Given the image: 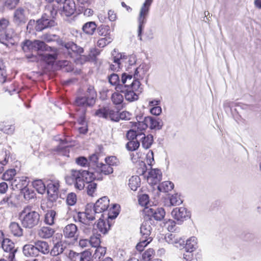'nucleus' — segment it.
Segmentation results:
<instances>
[{
  "mask_svg": "<svg viewBox=\"0 0 261 261\" xmlns=\"http://www.w3.org/2000/svg\"><path fill=\"white\" fill-rule=\"evenodd\" d=\"M100 213L97 211L93 204H87L84 212H78L73 216L75 222L81 223L80 229L85 233H89L93 225L92 221L99 218Z\"/></svg>",
  "mask_w": 261,
  "mask_h": 261,
  "instance_id": "obj_1",
  "label": "nucleus"
},
{
  "mask_svg": "<svg viewBox=\"0 0 261 261\" xmlns=\"http://www.w3.org/2000/svg\"><path fill=\"white\" fill-rule=\"evenodd\" d=\"M22 48L25 52L28 51L32 52L38 51L51 52V54H45L43 55L44 60L48 63L54 62L57 59V49L55 47L48 46L42 41L38 40H35L34 41L26 40L23 42Z\"/></svg>",
  "mask_w": 261,
  "mask_h": 261,
  "instance_id": "obj_2",
  "label": "nucleus"
},
{
  "mask_svg": "<svg viewBox=\"0 0 261 261\" xmlns=\"http://www.w3.org/2000/svg\"><path fill=\"white\" fill-rule=\"evenodd\" d=\"M89 178L90 180L96 179L95 173L87 170L72 169L70 175L65 177L67 183L70 185L73 184L75 188L79 190L84 189Z\"/></svg>",
  "mask_w": 261,
  "mask_h": 261,
  "instance_id": "obj_3",
  "label": "nucleus"
},
{
  "mask_svg": "<svg viewBox=\"0 0 261 261\" xmlns=\"http://www.w3.org/2000/svg\"><path fill=\"white\" fill-rule=\"evenodd\" d=\"M19 219L23 227L32 228L39 224L40 216L31 206H27L19 213Z\"/></svg>",
  "mask_w": 261,
  "mask_h": 261,
  "instance_id": "obj_4",
  "label": "nucleus"
},
{
  "mask_svg": "<svg viewBox=\"0 0 261 261\" xmlns=\"http://www.w3.org/2000/svg\"><path fill=\"white\" fill-rule=\"evenodd\" d=\"M10 22L5 18L0 19V43L8 48L14 45V37L16 33L12 28H8Z\"/></svg>",
  "mask_w": 261,
  "mask_h": 261,
  "instance_id": "obj_5",
  "label": "nucleus"
},
{
  "mask_svg": "<svg viewBox=\"0 0 261 261\" xmlns=\"http://www.w3.org/2000/svg\"><path fill=\"white\" fill-rule=\"evenodd\" d=\"M96 95L94 87L90 86L84 96H80L76 98L75 105L84 108L92 106L95 103Z\"/></svg>",
  "mask_w": 261,
  "mask_h": 261,
  "instance_id": "obj_6",
  "label": "nucleus"
},
{
  "mask_svg": "<svg viewBox=\"0 0 261 261\" xmlns=\"http://www.w3.org/2000/svg\"><path fill=\"white\" fill-rule=\"evenodd\" d=\"M141 84L139 81L133 77L132 75L124 73L121 75L120 84L115 87L117 91H122L127 89L138 90Z\"/></svg>",
  "mask_w": 261,
  "mask_h": 261,
  "instance_id": "obj_7",
  "label": "nucleus"
},
{
  "mask_svg": "<svg viewBox=\"0 0 261 261\" xmlns=\"http://www.w3.org/2000/svg\"><path fill=\"white\" fill-rule=\"evenodd\" d=\"M0 245L5 252L4 256L10 261H13L17 249L14 243L9 239H4L3 233L0 231Z\"/></svg>",
  "mask_w": 261,
  "mask_h": 261,
  "instance_id": "obj_8",
  "label": "nucleus"
},
{
  "mask_svg": "<svg viewBox=\"0 0 261 261\" xmlns=\"http://www.w3.org/2000/svg\"><path fill=\"white\" fill-rule=\"evenodd\" d=\"M152 2V0H145V2L142 6L139 16L138 17V36L139 37L140 40L141 38L142 31L144 28V24L146 22V17L148 14L150 6Z\"/></svg>",
  "mask_w": 261,
  "mask_h": 261,
  "instance_id": "obj_9",
  "label": "nucleus"
},
{
  "mask_svg": "<svg viewBox=\"0 0 261 261\" xmlns=\"http://www.w3.org/2000/svg\"><path fill=\"white\" fill-rule=\"evenodd\" d=\"M62 45L64 47L63 50L64 53L70 58H75L84 52V49L73 42H65Z\"/></svg>",
  "mask_w": 261,
  "mask_h": 261,
  "instance_id": "obj_10",
  "label": "nucleus"
},
{
  "mask_svg": "<svg viewBox=\"0 0 261 261\" xmlns=\"http://www.w3.org/2000/svg\"><path fill=\"white\" fill-rule=\"evenodd\" d=\"M45 12L42 18H44L43 22L46 28L53 27L55 25V22L53 19L57 13V9L52 5H48L45 7Z\"/></svg>",
  "mask_w": 261,
  "mask_h": 261,
  "instance_id": "obj_11",
  "label": "nucleus"
},
{
  "mask_svg": "<svg viewBox=\"0 0 261 261\" xmlns=\"http://www.w3.org/2000/svg\"><path fill=\"white\" fill-rule=\"evenodd\" d=\"M95 115L113 121H119L118 112L110 109L109 107H102L98 109L95 113Z\"/></svg>",
  "mask_w": 261,
  "mask_h": 261,
  "instance_id": "obj_12",
  "label": "nucleus"
},
{
  "mask_svg": "<svg viewBox=\"0 0 261 261\" xmlns=\"http://www.w3.org/2000/svg\"><path fill=\"white\" fill-rule=\"evenodd\" d=\"M172 217L177 222L178 224H181L182 222L190 217V213L184 207H176L171 212Z\"/></svg>",
  "mask_w": 261,
  "mask_h": 261,
  "instance_id": "obj_13",
  "label": "nucleus"
},
{
  "mask_svg": "<svg viewBox=\"0 0 261 261\" xmlns=\"http://www.w3.org/2000/svg\"><path fill=\"white\" fill-rule=\"evenodd\" d=\"M59 181L58 180H50L47 185L46 190L50 200L55 201L58 197Z\"/></svg>",
  "mask_w": 261,
  "mask_h": 261,
  "instance_id": "obj_14",
  "label": "nucleus"
},
{
  "mask_svg": "<svg viewBox=\"0 0 261 261\" xmlns=\"http://www.w3.org/2000/svg\"><path fill=\"white\" fill-rule=\"evenodd\" d=\"M63 234L66 238L76 240L79 236L76 225L72 223L67 225L63 229Z\"/></svg>",
  "mask_w": 261,
  "mask_h": 261,
  "instance_id": "obj_15",
  "label": "nucleus"
},
{
  "mask_svg": "<svg viewBox=\"0 0 261 261\" xmlns=\"http://www.w3.org/2000/svg\"><path fill=\"white\" fill-rule=\"evenodd\" d=\"M152 220L151 218H149L143 221L140 227V233L141 234V237L143 239H149L152 238L150 237L151 231L152 230Z\"/></svg>",
  "mask_w": 261,
  "mask_h": 261,
  "instance_id": "obj_16",
  "label": "nucleus"
},
{
  "mask_svg": "<svg viewBox=\"0 0 261 261\" xmlns=\"http://www.w3.org/2000/svg\"><path fill=\"white\" fill-rule=\"evenodd\" d=\"M119 92L124 93L125 98L126 100L132 102L137 100L138 99V95L142 92V88L139 87L138 90L127 89Z\"/></svg>",
  "mask_w": 261,
  "mask_h": 261,
  "instance_id": "obj_17",
  "label": "nucleus"
},
{
  "mask_svg": "<svg viewBox=\"0 0 261 261\" xmlns=\"http://www.w3.org/2000/svg\"><path fill=\"white\" fill-rule=\"evenodd\" d=\"M162 176V172L159 169H151L148 173L147 181L150 185H156L161 181Z\"/></svg>",
  "mask_w": 261,
  "mask_h": 261,
  "instance_id": "obj_18",
  "label": "nucleus"
},
{
  "mask_svg": "<svg viewBox=\"0 0 261 261\" xmlns=\"http://www.w3.org/2000/svg\"><path fill=\"white\" fill-rule=\"evenodd\" d=\"M146 213L149 216L152 217L157 221L162 220L165 217V212L163 208H150L146 207Z\"/></svg>",
  "mask_w": 261,
  "mask_h": 261,
  "instance_id": "obj_19",
  "label": "nucleus"
},
{
  "mask_svg": "<svg viewBox=\"0 0 261 261\" xmlns=\"http://www.w3.org/2000/svg\"><path fill=\"white\" fill-rule=\"evenodd\" d=\"M16 174V170L14 169H11L6 171L3 175V179L5 180H12V185L15 186L17 188H20L21 187L18 183V181H24L20 178H16L13 179V177Z\"/></svg>",
  "mask_w": 261,
  "mask_h": 261,
  "instance_id": "obj_20",
  "label": "nucleus"
},
{
  "mask_svg": "<svg viewBox=\"0 0 261 261\" xmlns=\"http://www.w3.org/2000/svg\"><path fill=\"white\" fill-rule=\"evenodd\" d=\"M27 17L25 10L21 7L18 8L13 14V21L16 24H21L25 23Z\"/></svg>",
  "mask_w": 261,
  "mask_h": 261,
  "instance_id": "obj_21",
  "label": "nucleus"
},
{
  "mask_svg": "<svg viewBox=\"0 0 261 261\" xmlns=\"http://www.w3.org/2000/svg\"><path fill=\"white\" fill-rule=\"evenodd\" d=\"M93 205L100 214H105L109 207V200L108 197L104 196L97 200Z\"/></svg>",
  "mask_w": 261,
  "mask_h": 261,
  "instance_id": "obj_22",
  "label": "nucleus"
},
{
  "mask_svg": "<svg viewBox=\"0 0 261 261\" xmlns=\"http://www.w3.org/2000/svg\"><path fill=\"white\" fill-rule=\"evenodd\" d=\"M63 14L66 16L72 15L76 9L75 4L73 0H67L64 3L63 7Z\"/></svg>",
  "mask_w": 261,
  "mask_h": 261,
  "instance_id": "obj_23",
  "label": "nucleus"
},
{
  "mask_svg": "<svg viewBox=\"0 0 261 261\" xmlns=\"http://www.w3.org/2000/svg\"><path fill=\"white\" fill-rule=\"evenodd\" d=\"M11 234L16 237H20L23 235V229L17 222H11L9 226Z\"/></svg>",
  "mask_w": 261,
  "mask_h": 261,
  "instance_id": "obj_24",
  "label": "nucleus"
},
{
  "mask_svg": "<svg viewBox=\"0 0 261 261\" xmlns=\"http://www.w3.org/2000/svg\"><path fill=\"white\" fill-rule=\"evenodd\" d=\"M197 248V239L195 237H192L186 241L185 248L187 252H193Z\"/></svg>",
  "mask_w": 261,
  "mask_h": 261,
  "instance_id": "obj_25",
  "label": "nucleus"
},
{
  "mask_svg": "<svg viewBox=\"0 0 261 261\" xmlns=\"http://www.w3.org/2000/svg\"><path fill=\"white\" fill-rule=\"evenodd\" d=\"M23 252L25 256H37L39 254L36 245L26 244L23 247Z\"/></svg>",
  "mask_w": 261,
  "mask_h": 261,
  "instance_id": "obj_26",
  "label": "nucleus"
},
{
  "mask_svg": "<svg viewBox=\"0 0 261 261\" xmlns=\"http://www.w3.org/2000/svg\"><path fill=\"white\" fill-rule=\"evenodd\" d=\"M38 253L41 252L43 254H47L49 252V247L47 242L44 241H37L35 242Z\"/></svg>",
  "mask_w": 261,
  "mask_h": 261,
  "instance_id": "obj_27",
  "label": "nucleus"
},
{
  "mask_svg": "<svg viewBox=\"0 0 261 261\" xmlns=\"http://www.w3.org/2000/svg\"><path fill=\"white\" fill-rule=\"evenodd\" d=\"M54 229L49 227L43 226L38 230V235L42 239H48L54 233Z\"/></svg>",
  "mask_w": 261,
  "mask_h": 261,
  "instance_id": "obj_28",
  "label": "nucleus"
},
{
  "mask_svg": "<svg viewBox=\"0 0 261 261\" xmlns=\"http://www.w3.org/2000/svg\"><path fill=\"white\" fill-rule=\"evenodd\" d=\"M148 70V67L146 64L144 63L140 64V66L136 69L134 78H136L138 81L139 79H143Z\"/></svg>",
  "mask_w": 261,
  "mask_h": 261,
  "instance_id": "obj_29",
  "label": "nucleus"
},
{
  "mask_svg": "<svg viewBox=\"0 0 261 261\" xmlns=\"http://www.w3.org/2000/svg\"><path fill=\"white\" fill-rule=\"evenodd\" d=\"M97 28V25L94 21H89L85 23L83 27L82 30L83 32L90 35H92L94 34Z\"/></svg>",
  "mask_w": 261,
  "mask_h": 261,
  "instance_id": "obj_30",
  "label": "nucleus"
},
{
  "mask_svg": "<svg viewBox=\"0 0 261 261\" xmlns=\"http://www.w3.org/2000/svg\"><path fill=\"white\" fill-rule=\"evenodd\" d=\"M97 171L107 175L113 172V168L107 163H100L97 165Z\"/></svg>",
  "mask_w": 261,
  "mask_h": 261,
  "instance_id": "obj_31",
  "label": "nucleus"
},
{
  "mask_svg": "<svg viewBox=\"0 0 261 261\" xmlns=\"http://www.w3.org/2000/svg\"><path fill=\"white\" fill-rule=\"evenodd\" d=\"M106 251V247L99 246L96 248L92 256V260L94 261H99L102 257L105 256Z\"/></svg>",
  "mask_w": 261,
  "mask_h": 261,
  "instance_id": "obj_32",
  "label": "nucleus"
},
{
  "mask_svg": "<svg viewBox=\"0 0 261 261\" xmlns=\"http://www.w3.org/2000/svg\"><path fill=\"white\" fill-rule=\"evenodd\" d=\"M21 193L23 195L24 198L27 200H30L35 197L36 193L32 188L25 186L21 189Z\"/></svg>",
  "mask_w": 261,
  "mask_h": 261,
  "instance_id": "obj_33",
  "label": "nucleus"
},
{
  "mask_svg": "<svg viewBox=\"0 0 261 261\" xmlns=\"http://www.w3.org/2000/svg\"><path fill=\"white\" fill-rule=\"evenodd\" d=\"M145 121L147 123L148 125L151 129H160L162 127L161 123L158 121V120L155 118L152 117H147L145 118Z\"/></svg>",
  "mask_w": 261,
  "mask_h": 261,
  "instance_id": "obj_34",
  "label": "nucleus"
},
{
  "mask_svg": "<svg viewBox=\"0 0 261 261\" xmlns=\"http://www.w3.org/2000/svg\"><path fill=\"white\" fill-rule=\"evenodd\" d=\"M174 188V184L170 181H165L162 182L158 186V189L160 192H168Z\"/></svg>",
  "mask_w": 261,
  "mask_h": 261,
  "instance_id": "obj_35",
  "label": "nucleus"
},
{
  "mask_svg": "<svg viewBox=\"0 0 261 261\" xmlns=\"http://www.w3.org/2000/svg\"><path fill=\"white\" fill-rule=\"evenodd\" d=\"M33 186L40 194H43L46 191V186L41 179L34 180L33 182Z\"/></svg>",
  "mask_w": 261,
  "mask_h": 261,
  "instance_id": "obj_36",
  "label": "nucleus"
},
{
  "mask_svg": "<svg viewBox=\"0 0 261 261\" xmlns=\"http://www.w3.org/2000/svg\"><path fill=\"white\" fill-rule=\"evenodd\" d=\"M140 179L138 176H132L128 180V186L133 191H136L139 187Z\"/></svg>",
  "mask_w": 261,
  "mask_h": 261,
  "instance_id": "obj_37",
  "label": "nucleus"
},
{
  "mask_svg": "<svg viewBox=\"0 0 261 261\" xmlns=\"http://www.w3.org/2000/svg\"><path fill=\"white\" fill-rule=\"evenodd\" d=\"M19 1L20 0H5L1 11L4 12L5 8L10 10H13L18 5Z\"/></svg>",
  "mask_w": 261,
  "mask_h": 261,
  "instance_id": "obj_38",
  "label": "nucleus"
},
{
  "mask_svg": "<svg viewBox=\"0 0 261 261\" xmlns=\"http://www.w3.org/2000/svg\"><path fill=\"white\" fill-rule=\"evenodd\" d=\"M64 250L63 244L61 242L56 243L51 249L50 253L52 256H57L61 254Z\"/></svg>",
  "mask_w": 261,
  "mask_h": 261,
  "instance_id": "obj_39",
  "label": "nucleus"
},
{
  "mask_svg": "<svg viewBox=\"0 0 261 261\" xmlns=\"http://www.w3.org/2000/svg\"><path fill=\"white\" fill-rule=\"evenodd\" d=\"M142 141V147L147 149L150 147L153 142V136L151 135H148L147 136H143L140 138Z\"/></svg>",
  "mask_w": 261,
  "mask_h": 261,
  "instance_id": "obj_40",
  "label": "nucleus"
},
{
  "mask_svg": "<svg viewBox=\"0 0 261 261\" xmlns=\"http://www.w3.org/2000/svg\"><path fill=\"white\" fill-rule=\"evenodd\" d=\"M56 213L54 210L47 211L45 215L44 222L46 224L51 225L55 223V216Z\"/></svg>",
  "mask_w": 261,
  "mask_h": 261,
  "instance_id": "obj_41",
  "label": "nucleus"
},
{
  "mask_svg": "<svg viewBox=\"0 0 261 261\" xmlns=\"http://www.w3.org/2000/svg\"><path fill=\"white\" fill-rule=\"evenodd\" d=\"M166 241L169 244H177L180 245H184L185 241L181 238H175V236L173 234H169L165 237Z\"/></svg>",
  "mask_w": 261,
  "mask_h": 261,
  "instance_id": "obj_42",
  "label": "nucleus"
},
{
  "mask_svg": "<svg viewBox=\"0 0 261 261\" xmlns=\"http://www.w3.org/2000/svg\"><path fill=\"white\" fill-rule=\"evenodd\" d=\"M151 241L152 238L143 239V238H141L140 242L136 245V249L139 252L142 251L144 250L145 247H146L150 242H151Z\"/></svg>",
  "mask_w": 261,
  "mask_h": 261,
  "instance_id": "obj_43",
  "label": "nucleus"
},
{
  "mask_svg": "<svg viewBox=\"0 0 261 261\" xmlns=\"http://www.w3.org/2000/svg\"><path fill=\"white\" fill-rule=\"evenodd\" d=\"M120 92H114L111 96L113 103L115 105L121 104L123 101V96L119 93Z\"/></svg>",
  "mask_w": 261,
  "mask_h": 261,
  "instance_id": "obj_44",
  "label": "nucleus"
},
{
  "mask_svg": "<svg viewBox=\"0 0 261 261\" xmlns=\"http://www.w3.org/2000/svg\"><path fill=\"white\" fill-rule=\"evenodd\" d=\"M105 214H100V217L98 218V221L97 223V227L99 231L103 234L107 232L108 229L106 227V224L102 218L104 217Z\"/></svg>",
  "mask_w": 261,
  "mask_h": 261,
  "instance_id": "obj_45",
  "label": "nucleus"
},
{
  "mask_svg": "<svg viewBox=\"0 0 261 261\" xmlns=\"http://www.w3.org/2000/svg\"><path fill=\"white\" fill-rule=\"evenodd\" d=\"M154 255V250L152 249H148L142 254L143 261H152Z\"/></svg>",
  "mask_w": 261,
  "mask_h": 261,
  "instance_id": "obj_46",
  "label": "nucleus"
},
{
  "mask_svg": "<svg viewBox=\"0 0 261 261\" xmlns=\"http://www.w3.org/2000/svg\"><path fill=\"white\" fill-rule=\"evenodd\" d=\"M93 180H90L88 179L86 184L87 185V193L88 195L92 196L96 190L97 187V184L92 181Z\"/></svg>",
  "mask_w": 261,
  "mask_h": 261,
  "instance_id": "obj_47",
  "label": "nucleus"
},
{
  "mask_svg": "<svg viewBox=\"0 0 261 261\" xmlns=\"http://www.w3.org/2000/svg\"><path fill=\"white\" fill-rule=\"evenodd\" d=\"M147 126V123L145 121H139L135 123V127H137L136 131L139 134H141L142 136H144V134L142 132L145 130Z\"/></svg>",
  "mask_w": 261,
  "mask_h": 261,
  "instance_id": "obj_48",
  "label": "nucleus"
},
{
  "mask_svg": "<svg viewBox=\"0 0 261 261\" xmlns=\"http://www.w3.org/2000/svg\"><path fill=\"white\" fill-rule=\"evenodd\" d=\"M7 77L5 66L3 60L0 59V83H4L6 81Z\"/></svg>",
  "mask_w": 261,
  "mask_h": 261,
  "instance_id": "obj_49",
  "label": "nucleus"
},
{
  "mask_svg": "<svg viewBox=\"0 0 261 261\" xmlns=\"http://www.w3.org/2000/svg\"><path fill=\"white\" fill-rule=\"evenodd\" d=\"M108 80L110 84L113 86H117L120 84V81L118 75L116 73H112L108 76Z\"/></svg>",
  "mask_w": 261,
  "mask_h": 261,
  "instance_id": "obj_50",
  "label": "nucleus"
},
{
  "mask_svg": "<svg viewBox=\"0 0 261 261\" xmlns=\"http://www.w3.org/2000/svg\"><path fill=\"white\" fill-rule=\"evenodd\" d=\"M170 201L172 205H178L182 203V200L180 195L177 193L172 195L170 198Z\"/></svg>",
  "mask_w": 261,
  "mask_h": 261,
  "instance_id": "obj_51",
  "label": "nucleus"
},
{
  "mask_svg": "<svg viewBox=\"0 0 261 261\" xmlns=\"http://www.w3.org/2000/svg\"><path fill=\"white\" fill-rule=\"evenodd\" d=\"M140 146V143L137 139L136 141H129L126 145V148L129 151H135L137 150Z\"/></svg>",
  "mask_w": 261,
  "mask_h": 261,
  "instance_id": "obj_52",
  "label": "nucleus"
},
{
  "mask_svg": "<svg viewBox=\"0 0 261 261\" xmlns=\"http://www.w3.org/2000/svg\"><path fill=\"white\" fill-rule=\"evenodd\" d=\"M237 106L238 103L229 100H225L223 103V108L226 112H231L232 108Z\"/></svg>",
  "mask_w": 261,
  "mask_h": 261,
  "instance_id": "obj_53",
  "label": "nucleus"
},
{
  "mask_svg": "<svg viewBox=\"0 0 261 261\" xmlns=\"http://www.w3.org/2000/svg\"><path fill=\"white\" fill-rule=\"evenodd\" d=\"M141 136V134H139L134 129H130L126 134V138L129 141L134 140V139Z\"/></svg>",
  "mask_w": 261,
  "mask_h": 261,
  "instance_id": "obj_54",
  "label": "nucleus"
},
{
  "mask_svg": "<svg viewBox=\"0 0 261 261\" xmlns=\"http://www.w3.org/2000/svg\"><path fill=\"white\" fill-rule=\"evenodd\" d=\"M89 241V244L91 245L92 247L94 248H97L100 246V240L99 238V235H94L90 237V239Z\"/></svg>",
  "mask_w": 261,
  "mask_h": 261,
  "instance_id": "obj_55",
  "label": "nucleus"
},
{
  "mask_svg": "<svg viewBox=\"0 0 261 261\" xmlns=\"http://www.w3.org/2000/svg\"><path fill=\"white\" fill-rule=\"evenodd\" d=\"M76 195L75 193L71 192L67 195L66 202L68 205L72 206L76 203Z\"/></svg>",
  "mask_w": 261,
  "mask_h": 261,
  "instance_id": "obj_56",
  "label": "nucleus"
},
{
  "mask_svg": "<svg viewBox=\"0 0 261 261\" xmlns=\"http://www.w3.org/2000/svg\"><path fill=\"white\" fill-rule=\"evenodd\" d=\"M112 39L110 37L102 38L97 41V46L99 47H104L107 44L111 42Z\"/></svg>",
  "mask_w": 261,
  "mask_h": 261,
  "instance_id": "obj_57",
  "label": "nucleus"
},
{
  "mask_svg": "<svg viewBox=\"0 0 261 261\" xmlns=\"http://www.w3.org/2000/svg\"><path fill=\"white\" fill-rule=\"evenodd\" d=\"M106 163L113 167V166H116L118 165L119 161L117 158L115 156H111L107 157L105 159Z\"/></svg>",
  "mask_w": 261,
  "mask_h": 261,
  "instance_id": "obj_58",
  "label": "nucleus"
},
{
  "mask_svg": "<svg viewBox=\"0 0 261 261\" xmlns=\"http://www.w3.org/2000/svg\"><path fill=\"white\" fill-rule=\"evenodd\" d=\"M92 253L89 251H85L81 253L80 261H91Z\"/></svg>",
  "mask_w": 261,
  "mask_h": 261,
  "instance_id": "obj_59",
  "label": "nucleus"
},
{
  "mask_svg": "<svg viewBox=\"0 0 261 261\" xmlns=\"http://www.w3.org/2000/svg\"><path fill=\"white\" fill-rule=\"evenodd\" d=\"M110 31V27L106 25H101L97 28V33L99 35L106 36Z\"/></svg>",
  "mask_w": 261,
  "mask_h": 261,
  "instance_id": "obj_60",
  "label": "nucleus"
},
{
  "mask_svg": "<svg viewBox=\"0 0 261 261\" xmlns=\"http://www.w3.org/2000/svg\"><path fill=\"white\" fill-rule=\"evenodd\" d=\"M11 195L7 196L5 197L1 201L0 205L1 206L3 204H7L9 207H12L15 206V203L12 201L11 199Z\"/></svg>",
  "mask_w": 261,
  "mask_h": 261,
  "instance_id": "obj_61",
  "label": "nucleus"
},
{
  "mask_svg": "<svg viewBox=\"0 0 261 261\" xmlns=\"http://www.w3.org/2000/svg\"><path fill=\"white\" fill-rule=\"evenodd\" d=\"M139 203L143 206H146L149 203V196L147 194H142L139 197Z\"/></svg>",
  "mask_w": 261,
  "mask_h": 261,
  "instance_id": "obj_62",
  "label": "nucleus"
},
{
  "mask_svg": "<svg viewBox=\"0 0 261 261\" xmlns=\"http://www.w3.org/2000/svg\"><path fill=\"white\" fill-rule=\"evenodd\" d=\"M76 163L82 167H86L89 165V161L84 156H80L76 159Z\"/></svg>",
  "mask_w": 261,
  "mask_h": 261,
  "instance_id": "obj_63",
  "label": "nucleus"
},
{
  "mask_svg": "<svg viewBox=\"0 0 261 261\" xmlns=\"http://www.w3.org/2000/svg\"><path fill=\"white\" fill-rule=\"evenodd\" d=\"M81 253H76L72 250H69L67 254L71 261H77L80 258Z\"/></svg>",
  "mask_w": 261,
  "mask_h": 261,
  "instance_id": "obj_64",
  "label": "nucleus"
}]
</instances>
